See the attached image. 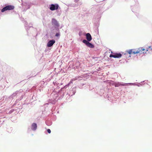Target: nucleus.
Returning <instances> with one entry per match:
<instances>
[{"label": "nucleus", "instance_id": "9d476101", "mask_svg": "<svg viewBox=\"0 0 152 152\" xmlns=\"http://www.w3.org/2000/svg\"><path fill=\"white\" fill-rule=\"evenodd\" d=\"M127 84V83H124V84H121V83H115V87H118L119 86H126Z\"/></svg>", "mask_w": 152, "mask_h": 152}, {"label": "nucleus", "instance_id": "0eeeda50", "mask_svg": "<svg viewBox=\"0 0 152 152\" xmlns=\"http://www.w3.org/2000/svg\"><path fill=\"white\" fill-rule=\"evenodd\" d=\"M55 42V41L54 40H50L48 43L47 46L48 47H50L52 46Z\"/></svg>", "mask_w": 152, "mask_h": 152}, {"label": "nucleus", "instance_id": "f257e3e1", "mask_svg": "<svg viewBox=\"0 0 152 152\" xmlns=\"http://www.w3.org/2000/svg\"><path fill=\"white\" fill-rule=\"evenodd\" d=\"M148 51L147 49L146 50L142 47H140L137 49H132L126 51V53L130 55L132 54H144L146 53V52Z\"/></svg>", "mask_w": 152, "mask_h": 152}, {"label": "nucleus", "instance_id": "6e6552de", "mask_svg": "<svg viewBox=\"0 0 152 152\" xmlns=\"http://www.w3.org/2000/svg\"><path fill=\"white\" fill-rule=\"evenodd\" d=\"M86 39L88 41H90L92 39L91 36L89 33H87L86 34Z\"/></svg>", "mask_w": 152, "mask_h": 152}, {"label": "nucleus", "instance_id": "423d86ee", "mask_svg": "<svg viewBox=\"0 0 152 152\" xmlns=\"http://www.w3.org/2000/svg\"><path fill=\"white\" fill-rule=\"evenodd\" d=\"M52 23L53 25L56 27H58L59 26L57 20L54 18H53L52 19Z\"/></svg>", "mask_w": 152, "mask_h": 152}, {"label": "nucleus", "instance_id": "7ed1b4c3", "mask_svg": "<svg viewBox=\"0 0 152 152\" xmlns=\"http://www.w3.org/2000/svg\"><path fill=\"white\" fill-rule=\"evenodd\" d=\"M89 41H88L86 39H84L83 41V42L88 47L91 48H94V46L91 43L89 42Z\"/></svg>", "mask_w": 152, "mask_h": 152}, {"label": "nucleus", "instance_id": "20e7f679", "mask_svg": "<svg viewBox=\"0 0 152 152\" xmlns=\"http://www.w3.org/2000/svg\"><path fill=\"white\" fill-rule=\"evenodd\" d=\"M59 7V5L57 4H52L51 5L50 9L52 11L57 10Z\"/></svg>", "mask_w": 152, "mask_h": 152}, {"label": "nucleus", "instance_id": "9b49d317", "mask_svg": "<svg viewBox=\"0 0 152 152\" xmlns=\"http://www.w3.org/2000/svg\"><path fill=\"white\" fill-rule=\"evenodd\" d=\"M48 132L49 133H51V131L50 129H48L47 130Z\"/></svg>", "mask_w": 152, "mask_h": 152}, {"label": "nucleus", "instance_id": "f03ea898", "mask_svg": "<svg viewBox=\"0 0 152 152\" xmlns=\"http://www.w3.org/2000/svg\"><path fill=\"white\" fill-rule=\"evenodd\" d=\"M14 9V7L11 5H8L4 7L1 10L2 12H3L7 10H10Z\"/></svg>", "mask_w": 152, "mask_h": 152}, {"label": "nucleus", "instance_id": "1a4fd4ad", "mask_svg": "<svg viewBox=\"0 0 152 152\" xmlns=\"http://www.w3.org/2000/svg\"><path fill=\"white\" fill-rule=\"evenodd\" d=\"M37 125L36 123H34L32 124L31 125V129L32 130H36L37 129Z\"/></svg>", "mask_w": 152, "mask_h": 152}, {"label": "nucleus", "instance_id": "f8f14e48", "mask_svg": "<svg viewBox=\"0 0 152 152\" xmlns=\"http://www.w3.org/2000/svg\"><path fill=\"white\" fill-rule=\"evenodd\" d=\"M60 35V34L59 33H57L56 34V36L58 37Z\"/></svg>", "mask_w": 152, "mask_h": 152}, {"label": "nucleus", "instance_id": "39448f33", "mask_svg": "<svg viewBox=\"0 0 152 152\" xmlns=\"http://www.w3.org/2000/svg\"><path fill=\"white\" fill-rule=\"evenodd\" d=\"M122 54L120 53H115L114 55L111 54L110 56V57L114 58H119L121 57Z\"/></svg>", "mask_w": 152, "mask_h": 152}, {"label": "nucleus", "instance_id": "ddd939ff", "mask_svg": "<svg viewBox=\"0 0 152 152\" xmlns=\"http://www.w3.org/2000/svg\"><path fill=\"white\" fill-rule=\"evenodd\" d=\"M148 48H150L152 50V47H151V46H149Z\"/></svg>", "mask_w": 152, "mask_h": 152}]
</instances>
